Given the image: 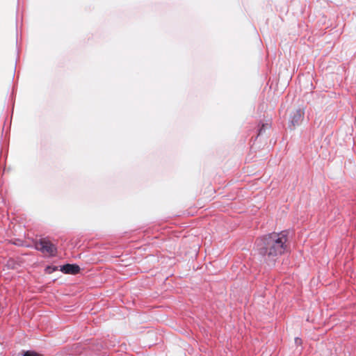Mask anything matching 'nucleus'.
Segmentation results:
<instances>
[{
    "label": "nucleus",
    "instance_id": "obj_1",
    "mask_svg": "<svg viewBox=\"0 0 356 356\" xmlns=\"http://www.w3.org/2000/svg\"><path fill=\"white\" fill-rule=\"evenodd\" d=\"M287 231L273 232L262 236L257 241V250L262 257L263 261L268 266H273L278 256L287 250Z\"/></svg>",
    "mask_w": 356,
    "mask_h": 356
},
{
    "label": "nucleus",
    "instance_id": "obj_2",
    "mask_svg": "<svg viewBox=\"0 0 356 356\" xmlns=\"http://www.w3.org/2000/svg\"><path fill=\"white\" fill-rule=\"evenodd\" d=\"M35 248L42 254L53 257L57 252V248L47 238H40L35 243Z\"/></svg>",
    "mask_w": 356,
    "mask_h": 356
},
{
    "label": "nucleus",
    "instance_id": "obj_3",
    "mask_svg": "<svg viewBox=\"0 0 356 356\" xmlns=\"http://www.w3.org/2000/svg\"><path fill=\"white\" fill-rule=\"evenodd\" d=\"M303 111L300 109H296L291 112L289 119V127H296L298 125L303 117Z\"/></svg>",
    "mask_w": 356,
    "mask_h": 356
},
{
    "label": "nucleus",
    "instance_id": "obj_4",
    "mask_svg": "<svg viewBox=\"0 0 356 356\" xmlns=\"http://www.w3.org/2000/svg\"><path fill=\"white\" fill-rule=\"evenodd\" d=\"M60 270L65 274L76 275L79 273L81 268L76 264H67L60 266Z\"/></svg>",
    "mask_w": 356,
    "mask_h": 356
},
{
    "label": "nucleus",
    "instance_id": "obj_5",
    "mask_svg": "<svg viewBox=\"0 0 356 356\" xmlns=\"http://www.w3.org/2000/svg\"><path fill=\"white\" fill-rule=\"evenodd\" d=\"M23 356H41L38 353L34 352V351H26L24 353Z\"/></svg>",
    "mask_w": 356,
    "mask_h": 356
},
{
    "label": "nucleus",
    "instance_id": "obj_6",
    "mask_svg": "<svg viewBox=\"0 0 356 356\" xmlns=\"http://www.w3.org/2000/svg\"><path fill=\"white\" fill-rule=\"evenodd\" d=\"M57 268H58V267H56V266H54V267H53V268H51V266H48V267L47 268V271L48 273H51L52 271H55V270H57Z\"/></svg>",
    "mask_w": 356,
    "mask_h": 356
},
{
    "label": "nucleus",
    "instance_id": "obj_7",
    "mask_svg": "<svg viewBox=\"0 0 356 356\" xmlns=\"http://www.w3.org/2000/svg\"><path fill=\"white\" fill-rule=\"evenodd\" d=\"M264 131H265V125L264 124H263L262 127L259 129L258 136L261 135Z\"/></svg>",
    "mask_w": 356,
    "mask_h": 356
},
{
    "label": "nucleus",
    "instance_id": "obj_8",
    "mask_svg": "<svg viewBox=\"0 0 356 356\" xmlns=\"http://www.w3.org/2000/svg\"><path fill=\"white\" fill-rule=\"evenodd\" d=\"M295 343L297 344V345H300L301 343H302V339L300 338H298V337H296L295 339Z\"/></svg>",
    "mask_w": 356,
    "mask_h": 356
}]
</instances>
